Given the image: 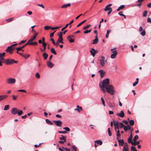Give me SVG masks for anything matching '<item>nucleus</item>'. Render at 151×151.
Wrapping results in <instances>:
<instances>
[{"label":"nucleus","mask_w":151,"mask_h":151,"mask_svg":"<svg viewBox=\"0 0 151 151\" xmlns=\"http://www.w3.org/2000/svg\"><path fill=\"white\" fill-rule=\"evenodd\" d=\"M110 81L109 78H106L102 82L99 84L100 90L104 93H106L105 88L108 86L109 84Z\"/></svg>","instance_id":"1"},{"label":"nucleus","mask_w":151,"mask_h":151,"mask_svg":"<svg viewBox=\"0 0 151 151\" xmlns=\"http://www.w3.org/2000/svg\"><path fill=\"white\" fill-rule=\"evenodd\" d=\"M106 92V91L108 93H109L111 95H114L115 94L114 88V86L111 85H109L105 88Z\"/></svg>","instance_id":"2"},{"label":"nucleus","mask_w":151,"mask_h":151,"mask_svg":"<svg viewBox=\"0 0 151 151\" xmlns=\"http://www.w3.org/2000/svg\"><path fill=\"white\" fill-rule=\"evenodd\" d=\"M107 62V60L105 59V58L104 56H102L99 60L100 63L102 67L105 66V63Z\"/></svg>","instance_id":"3"},{"label":"nucleus","mask_w":151,"mask_h":151,"mask_svg":"<svg viewBox=\"0 0 151 151\" xmlns=\"http://www.w3.org/2000/svg\"><path fill=\"white\" fill-rule=\"evenodd\" d=\"M17 45V44H14L12 45L11 46L8 47L7 49L5 50L7 52H8L10 54H12L13 53V51L14 49V48H13V47Z\"/></svg>","instance_id":"4"},{"label":"nucleus","mask_w":151,"mask_h":151,"mask_svg":"<svg viewBox=\"0 0 151 151\" xmlns=\"http://www.w3.org/2000/svg\"><path fill=\"white\" fill-rule=\"evenodd\" d=\"M17 62V61H15L14 60L10 59H7L5 62L6 64L7 65L11 64L14 63H16Z\"/></svg>","instance_id":"5"},{"label":"nucleus","mask_w":151,"mask_h":151,"mask_svg":"<svg viewBox=\"0 0 151 151\" xmlns=\"http://www.w3.org/2000/svg\"><path fill=\"white\" fill-rule=\"evenodd\" d=\"M94 146L95 147H98V145L99 144L100 145H101L102 144V142L100 140H97L94 141Z\"/></svg>","instance_id":"6"},{"label":"nucleus","mask_w":151,"mask_h":151,"mask_svg":"<svg viewBox=\"0 0 151 151\" xmlns=\"http://www.w3.org/2000/svg\"><path fill=\"white\" fill-rule=\"evenodd\" d=\"M53 122L57 126L59 127H60L61 126L62 122L60 120H53Z\"/></svg>","instance_id":"7"},{"label":"nucleus","mask_w":151,"mask_h":151,"mask_svg":"<svg viewBox=\"0 0 151 151\" xmlns=\"http://www.w3.org/2000/svg\"><path fill=\"white\" fill-rule=\"evenodd\" d=\"M16 82V80L14 78H10L7 80V82L9 84H14Z\"/></svg>","instance_id":"8"},{"label":"nucleus","mask_w":151,"mask_h":151,"mask_svg":"<svg viewBox=\"0 0 151 151\" xmlns=\"http://www.w3.org/2000/svg\"><path fill=\"white\" fill-rule=\"evenodd\" d=\"M42 40L43 42L42 43V46L44 47V48L43 49L41 50V51L42 52L46 50L47 44L45 42V38L44 37L42 38Z\"/></svg>","instance_id":"9"},{"label":"nucleus","mask_w":151,"mask_h":151,"mask_svg":"<svg viewBox=\"0 0 151 151\" xmlns=\"http://www.w3.org/2000/svg\"><path fill=\"white\" fill-rule=\"evenodd\" d=\"M120 146H122L124 144V142L123 139H119L118 137L116 138Z\"/></svg>","instance_id":"10"},{"label":"nucleus","mask_w":151,"mask_h":151,"mask_svg":"<svg viewBox=\"0 0 151 151\" xmlns=\"http://www.w3.org/2000/svg\"><path fill=\"white\" fill-rule=\"evenodd\" d=\"M122 151H129V147L127 143L123 146Z\"/></svg>","instance_id":"11"},{"label":"nucleus","mask_w":151,"mask_h":151,"mask_svg":"<svg viewBox=\"0 0 151 151\" xmlns=\"http://www.w3.org/2000/svg\"><path fill=\"white\" fill-rule=\"evenodd\" d=\"M117 53L116 50L113 52L112 54L111 55V58L112 59L116 57Z\"/></svg>","instance_id":"12"},{"label":"nucleus","mask_w":151,"mask_h":151,"mask_svg":"<svg viewBox=\"0 0 151 151\" xmlns=\"http://www.w3.org/2000/svg\"><path fill=\"white\" fill-rule=\"evenodd\" d=\"M47 66L50 68H52L54 65L53 63L50 61L47 62Z\"/></svg>","instance_id":"13"},{"label":"nucleus","mask_w":151,"mask_h":151,"mask_svg":"<svg viewBox=\"0 0 151 151\" xmlns=\"http://www.w3.org/2000/svg\"><path fill=\"white\" fill-rule=\"evenodd\" d=\"M100 74V77L101 78H102L104 77L105 74V72L104 70H100L99 71Z\"/></svg>","instance_id":"14"},{"label":"nucleus","mask_w":151,"mask_h":151,"mask_svg":"<svg viewBox=\"0 0 151 151\" xmlns=\"http://www.w3.org/2000/svg\"><path fill=\"white\" fill-rule=\"evenodd\" d=\"M18 109L16 108H13L11 110V112L13 114H17Z\"/></svg>","instance_id":"15"},{"label":"nucleus","mask_w":151,"mask_h":151,"mask_svg":"<svg viewBox=\"0 0 151 151\" xmlns=\"http://www.w3.org/2000/svg\"><path fill=\"white\" fill-rule=\"evenodd\" d=\"M116 115L121 117L123 118L124 116V114L122 111H121L120 113L117 114Z\"/></svg>","instance_id":"16"},{"label":"nucleus","mask_w":151,"mask_h":151,"mask_svg":"<svg viewBox=\"0 0 151 151\" xmlns=\"http://www.w3.org/2000/svg\"><path fill=\"white\" fill-rule=\"evenodd\" d=\"M90 52L93 56L94 57L95 56V54L96 53V50L94 48H92Z\"/></svg>","instance_id":"17"},{"label":"nucleus","mask_w":151,"mask_h":151,"mask_svg":"<svg viewBox=\"0 0 151 151\" xmlns=\"http://www.w3.org/2000/svg\"><path fill=\"white\" fill-rule=\"evenodd\" d=\"M63 38H61V39L58 38L56 43H55V45H56V46H58L59 45V43L60 42L62 43H63Z\"/></svg>","instance_id":"18"},{"label":"nucleus","mask_w":151,"mask_h":151,"mask_svg":"<svg viewBox=\"0 0 151 151\" xmlns=\"http://www.w3.org/2000/svg\"><path fill=\"white\" fill-rule=\"evenodd\" d=\"M144 0H138L137 1H136V3H138V4H137V6L140 7L142 5V3Z\"/></svg>","instance_id":"19"},{"label":"nucleus","mask_w":151,"mask_h":151,"mask_svg":"<svg viewBox=\"0 0 151 151\" xmlns=\"http://www.w3.org/2000/svg\"><path fill=\"white\" fill-rule=\"evenodd\" d=\"M8 97L6 95H3L0 96V102L2 100Z\"/></svg>","instance_id":"20"},{"label":"nucleus","mask_w":151,"mask_h":151,"mask_svg":"<svg viewBox=\"0 0 151 151\" xmlns=\"http://www.w3.org/2000/svg\"><path fill=\"white\" fill-rule=\"evenodd\" d=\"M97 35H96L95 37V39L93 41V44H96L98 42V39L97 38Z\"/></svg>","instance_id":"21"},{"label":"nucleus","mask_w":151,"mask_h":151,"mask_svg":"<svg viewBox=\"0 0 151 151\" xmlns=\"http://www.w3.org/2000/svg\"><path fill=\"white\" fill-rule=\"evenodd\" d=\"M17 53L18 54H19L20 55L22 56H23V57H24V58H25L26 59L28 58L30 56V55H28L27 57H26L25 56H24V55H22V53H21V52H19L18 51H17Z\"/></svg>","instance_id":"22"},{"label":"nucleus","mask_w":151,"mask_h":151,"mask_svg":"<svg viewBox=\"0 0 151 151\" xmlns=\"http://www.w3.org/2000/svg\"><path fill=\"white\" fill-rule=\"evenodd\" d=\"M70 3H68L66 4H65L63 5L61 8H66L68 6H70Z\"/></svg>","instance_id":"23"},{"label":"nucleus","mask_w":151,"mask_h":151,"mask_svg":"<svg viewBox=\"0 0 151 151\" xmlns=\"http://www.w3.org/2000/svg\"><path fill=\"white\" fill-rule=\"evenodd\" d=\"M119 125V122H114V126L115 127V130H116V127H117L118 128V126Z\"/></svg>","instance_id":"24"},{"label":"nucleus","mask_w":151,"mask_h":151,"mask_svg":"<svg viewBox=\"0 0 151 151\" xmlns=\"http://www.w3.org/2000/svg\"><path fill=\"white\" fill-rule=\"evenodd\" d=\"M42 56L44 58V59L45 60L47 59L48 55L47 53L44 52L42 55Z\"/></svg>","instance_id":"25"},{"label":"nucleus","mask_w":151,"mask_h":151,"mask_svg":"<svg viewBox=\"0 0 151 151\" xmlns=\"http://www.w3.org/2000/svg\"><path fill=\"white\" fill-rule=\"evenodd\" d=\"M124 7L125 6L124 5H122L119 7L116 10L117 11H119L120 10L124 8Z\"/></svg>","instance_id":"26"},{"label":"nucleus","mask_w":151,"mask_h":151,"mask_svg":"<svg viewBox=\"0 0 151 151\" xmlns=\"http://www.w3.org/2000/svg\"><path fill=\"white\" fill-rule=\"evenodd\" d=\"M139 141L137 142L135 141L132 142V145L134 146H136V145H138L139 143Z\"/></svg>","instance_id":"27"},{"label":"nucleus","mask_w":151,"mask_h":151,"mask_svg":"<svg viewBox=\"0 0 151 151\" xmlns=\"http://www.w3.org/2000/svg\"><path fill=\"white\" fill-rule=\"evenodd\" d=\"M45 121L48 124H50L52 125L53 124V123L47 119H45Z\"/></svg>","instance_id":"28"},{"label":"nucleus","mask_w":151,"mask_h":151,"mask_svg":"<svg viewBox=\"0 0 151 151\" xmlns=\"http://www.w3.org/2000/svg\"><path fill=\"white\" fill-rule=\"evenodd\" d=\"M50 51L51 52H52V53L54 54V55L56 54V51H55V49L54 48H51Z\"/></svg>","instance_id":"29"},{"label":"nucleus","mask_w":151,"mask_h":151,"mask_svg":"<svg viewBox=\"0 0 151 151\" xmlns=\"http://www.w3.org/2000/svg\"><path fill=\"white\" fill-rule=\"evenodd\" d=\"M77 147L75 145H72V150L73 151H76Z\"/></svg>","instance_id":"30"},{"label":"nucleus","mask_w":151,"mask_h":151,"mask_svg":"<svg viewBox=\"0 0 151 151\" xmlns=\"http://www.w3.org/2000/svg\"><path fill=\"white\" fill-rule=\"evenodd\" d=\"M124 126V125L123 124V123L122 122H120L119 123V125L118 126V128L119 127L120 128H122Z\"/></svg>","instance_id":"31"},{"label":"nucleus","mask_w":151,"mask_h":151,"mask_svg":"<svg viewBox=\"0 0 151 151\" xmlns=\"http://www.w3.org/2000/svg\"><path fill=\"white\" fill-rule=\"evenodd\" d=\"M17 113L18 115L20 116L22 114L23 112L22 110H18Z\"/></svg>","instance_id":"32"},{"label":"nucleus","mask_w":151,"mask_h":151,"mask_svg":"<svg viewBox=\"0 0 151 151\" xmlns=\"http://www.w3.org/2000/svg\"><path fill=\"white\" fill-rule=\"evenodd\" d=\"M110 32L111 30H107L105 36L106 38H108L109 37V33Z\"/></svg>","instance_id":"33"},{"label":"nucleus","mask_w":151,"mask_h":151,"mask_svg":"<svg viewBox=\"0 0 151 151\" xmlns=\"http://www.w3.org/2000/svg\"><path fill=\"white\" fill-rule=\"evenodd\" d=\"M9 105H6L5 106L4 108V110H7L9 109Z\"/></svg>","instance_id":"34"},{"label":"nucleus","mask_w":151,"mask_h":151,"mask_svg":"<svg viewBox=\"0 0 151 151\" xmlns=\"http://www.w3.org/2000/svg\"><path fill=\"white\" fill-rule=\"evenodd\" d=\"M112 10V9L111 8V7H108L107 6H106L105 9H104V10L105 11H107L108 10Z\"/></svg>","instance_id":"35"},{"label":"nucleus","mask_w":151,"mask_h":151,"mask_svg":"<svg viewBox=\"0 0 151 151\" xmlns=\"http://www.w3.org/2000/svg\"><path fill=\"white\" fill-rule=\"evenodd\" d=\"M62 148L63 150H65L66 151H70V149L67 147H62Z\"/></svg>","instance_id":"36"},{"label":"nucleus","mask_w":151,"mask_h":151,"mask_svg":"<svg viewBox=\"0 0 151 151\" xmlns=\"http://www.w3.org/2000/svg\"><path fill=\"white\" fill-rule=\"evenodd\" d=\"M91 26V25L90 24H88L85 26L84 27H83V29H84V30L88 28Z\"/></svg>","instance_id":"37"},{"label":"nucleus","mask_w":151,"mask_h":151,"mask_svg":"<svg viewBox=\"0 0 151 151\" xmlns=\"http://www.w3.org/2000/svg\"><path fill=\"white\" fill-rule=\"evenodd\" d=\"M58 36H59V39H61L63 38H62V32H59L58 34Z\"/></svg>","instance_id":"38"},{"label":"nucleus","mask_w":151,"mask_h":151,"mask_svg":"<svg viewBox=\"0 0 151 151\" xmlns=\"http://www.w3.org/2000/svg\"><path fill=\"white\" fill-rule=\"evenodd\" d=\"M13 19H14V18L13 17V18H10V19H6V21L7 22H11L13 20Z\"/></svg>","instance_id":"39"},{"label":"nucleus","mask_w":151,"mask_h":151,"mask_svg":"<svg viewBox=\"0 0 151 151\" xmlns=\"http://www.w3.org/2000/svg\"><path fill=\"white\" fill-rule=\"evenodd\" d=\"M138 139V136L137 135H136L133 138V140L134 141H136Z\"/></svg>","instance_id":"40"},{"label":"nucleus","mask_w":151,"mask_h":151,"mask_svg":"<svg viewBox=\"0 0 151 151\" xmlns=\"http://www.w3.org/2000/svg\"><path fill=\"white\" fill-rule=\"evenodd\" d=\"M86 21V20H85L83 21L82 22H81L77 26V27H79V26H80L82 24H83V23H84V22H85Z\"/></svg>","instance_id":"41"},{"label":"nucleus","mask_w":151,"mask_h":151,"mask_svg":"<svg viewBox=\"0 0 151 151\" xmlns=\"http://www.w3.org/2000/svg\"><path fill=\"white\" fill-rule=\"evenodd\" d=\"M50 29H51V27L50 26H46L44 27V29L45 30H48Z\"/></svg>","instance_id":"42"},{"label":"nucleus","mask_w":151,"mask_h":151,"mask_svg":"<svg viewBox=\"0 0 151 151\" xmlns=\"http://www.w3.org/2000/svg\"><path fill=\"white\" fill-rule=\"evenodd\" d=\"M91 29L89 30H85L84 32V33L85 34L88 33H89L90 32H91Z\"/></svg>","instance_id":"43"},{"label":"nucleus","mask_w":151,"mask_h":151,"mask_svg":"<svg viewBox=\"0 0 151 151\" xmlns=\"http://www.w3.org/2000/svg\"><path fill=\"white\" fill-rule=\"evenodd\" d=\"M101 100L102 102V104L104 106H105V101L104 98L103 97H101Z\"/></svg>","instance_id":"44"},{"label":"nucleus","mask_w":151,"mask_h":151,"mask_svg":"<svg viewBox=\"0 0 151 151\" xmlns=\"http://www.w3.org/2000/svg\"><path fill=\"white\" fill-rule=\"evenodd\" d=\"M108 132L109 135V136H111L112 135L111 133L110 130V128H109L108 129Z\"/></svg>","instance_id":"45"},{"label":"nucleus","mask_w":151,"mask_h":151,"mask_svg":"<svg viewBox=\"0 0 151 151\" xmlns=\"http://www.w3.org/2000/svg\"><path fill=\"white\" fill-rule=\"evenodd\" d=\"M129 124L131 125L132 126L134 125V121L133 120H131L129 122Z\"/></svg>","instance_id":"46"},{"label":"nucleus","mask_w":151,"mask_h":151,"mask_svg":"<svg viewBox=\"0 0 151 151\" xmlns=\"http://www.w3.org/2000/svg\"><path fill=\"white\" fill-rule=\"evenodd\" d=\"M131 150L132 151H137L135 147L132 146L131 147Z\"/></svg>","instance_id":"47"},{"label":"nucleus","mask_w":151,"mask_h":151,"mask_svg":"<svg viewBox=\"0 0 151 151\" xmlns=\"http://www.w3.org/2000/svg\"><path fill=\"white\" fill-rule=\"evenodd\" d=\"M122 12H120L118 13V14L121 16H124L125 18H126V16L122 14Z\"/></svg>","instance_id":"48"},{"label":"nucleus","mask_w":151,"mask_h":151,"mask_svg":"<svg viewBox=\"0 0 151 151\" xmlns=\"http://www.w3.org/2000/svg\"><path fill=\"white\" fill-rule=\"evenodd\" d=\"M147 11L146 10V11H144V12H143V17H145L147 15Z\"/></svg>","instance_id":"49"},{"label":"nucleus","mask_w":151,"mask_h":151,"mask_svg":"<svg viewBox=\"0 0 151 151\" xmlns=\"http://www.w3.org/2000/svg\"><path fill=\"white\" fill-rule=\"evenodd\" d=\"M132 138H131L130 137H129L128 139V142L129 143H131V144H132V142H133L132 141Z\"/></svg>","instance_id":"50"},{"label":"nucleus","mask_w":151,"mask_h":151,"mask_svg":"<svg viewBox=\"0 0 151 151\" xmlns=\"http://www.w3.org/2000/svg\"><path fill=\"white\" fill-rule=\"evenodd\" d=\"M140 33L141 35L142 36H144L145 34V30H143Z\"/></svg>","instance_id":"51"},{"label":"nucleus","mask_w":151,"mask_h":151,"mask_svg":"<svg viewBox=\"0 0 151 151\" xmlns=\"http://www.w3.org/2000/svg\"><path fill=\"white\" fill-rule=\"evenodd\" d=\"M60 134H66L67 132L66 131H59L58 132Z\"/></svg>","instance_id":"52"},{"label":"nucleus","mask_w":151,"mask_h":151,"mask_svg":"<svg viewBox=\"0 0 151 151\" xmlns=\"http://www.w3.org/2000/svg\"><path fill=\"white\" fill-rule=\"evenodd\" d=\"M63 129L65 130L66 131L69 132L70 131V129L68 127H65L63 128Z\"/></svg>","instance_id":"53"},{"label":"nucleus","mask_w":151,"mask_h":151,"mask_svg":"<svg viewBox=\"0 0 151 151\" xmlns=\"http://www.w3.org/2000/svg\"><path fill=\"white\" fill-rule=\"evenodd\" d=\"M32 42L30 41L29 40L27 42V43L26 44V45H32Z\"/></svg>","instance_id":"54"},{"label":"nucleus","mask_w":151,"mask_h":151,"mask_svg":"<svg viewBox=\"0 0 151 151\" xmlns=\"http://www.w3.org/2000/svg\"><path fill=\"white\" fill-rule=\"evenodd\" d=\"M123 127L125 131H127L128 130V127L127 126H126L124 125Z\"/></svg>","instance_id":"55"},{"label":"nucleus","mask_w":151,"mask_h":151,"mask_svg":"<svg viewBox=\"0 0 151 151\" xmlns=\"http://www.w3.org/2000/svg\"><path fill=\"white\" fill-rule=\"evenodd\" d=\"M138 83V81H136L134 83H133V86H136Z\"/></svg>","instance_id":"56"},{"label":"nucleus","mask_w":151,"mask_h":151,"mask_svg":"<svg viewBox=\"0 0 151 151\" xmlns=\"http://www.w3.org/2000/svg\"><path fill=\"white\" fill-rule=\"evenodd\" d=\"M35 76L37 78H40V75L39 73H36Z\"/></svg>","instance_id":"57"},{"label":"nucleus","mask_w":151,"mask_h":151,"mask_svg":"<svg viewBox=\"0 0 151 151\" xmlns=\"http://www.w3.org/2000/svg\"><path fill=\"white\" fill-rule=\"evenodd\" d=\"M18 91L19 92H21L24 93H26V91L24 89H21V90H18Z\"/></svg>","instance_id":"58"},{"label":"nucleus","mask_w":151,"mask_h":151,"mask_svg":"<svg viewBox=\"0 0 151 151\" xmlns=\"http://www.w3.org/2000/svg\"><path fill=\"white\" fill-rule=\"evenodd\" d=\"M65 139V137L64 135H61V137L59 138V139L60 140H63Z\"/></svg>","instance_id":"59"},{"label":"nucleus","mask_w":151,"mask_h":151,"mask_svg":"<svg viewBox=\"0 0 151 151\" xmlns=\"http://www.w3.org/2000/svg\"><path fill=\"white\" fill-rule=\"evenodd\" d=\"M35 38L33 37H31L30 39L29 40L30 41L32 42L34 40Z\"/></svg>","instance_id":"60"},{"label":"nucleus","mask_w":151,"mask_h":151,"mask_svg":"<svg viewBox=\"0 0 151 151\" xmlns=\"http://www.w3.org/2000/svg\"><path fill=\"white\" fill-rule=\"evenodd\" d=\"M117 136L118 137H119V136H120V135H121V134L120 133V132H119V130H118V131H117Z\"/></svg>","instance_id":"61"},{"label":"nucleus","mask_w":151,"mask_h":151,"mask_svg":"<svg viewBox=\"0 0 151 151\" xmlns=\"http://www.w3.org/2000/svg\"><path fill=\"white\" fill-rule=\"evenodd\" d=\"M4 57H0V60L2 62L4 61H5L6 60H5V59H4Z\"/></svg>","instance_id":"62"},{"label":"nucleus","mask_w":151,"mask_h":151,"mask_svg":"<svg viewBox=\"0 0 151 151\" xmlns=\"http://www.w3.org/2000/svg\"><path fill=\"white\" fill-rule=\"evenodd\" d=\"M51 41H52V43L54 45H55V42L53 39V38H51L50 40Z\"/></svg>","instance_id":"63"},{"label":"nucleus","mask_w":151,"mask_h":151,"mask_svg":"<svg viewBox=\"0 0 151 151\" xmlns=\"http://www.w3.org/2000/svg\"><path fill=\"white\" fill-rule=\"evenodd\" d=\"M147 21L148 22H150L151 23V20L150 18H147Z\"/></svg>","instance_id":"64"}]
</instances>
